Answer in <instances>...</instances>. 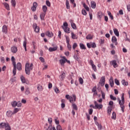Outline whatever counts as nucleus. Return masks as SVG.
<instances>
[{
  "label": "nucleus",
  "mask_w": 130,
  "mask_h": 130,
  "mask_svg": "<svg viewBox=\"0 0 130 130\" xmlns=\"http://www.w3.org/2000/svg\"><path fill=\"white\" fill-rule=\"evenodd\" d=\"M124 95H125L124 93L122 94L121 100L119 98L117 99V100L119 102V104L120 106L121 110L122 111L123 113L124 112V109H125V106L124 105L125 103Z\"/></svg>",
  "instance_id": "f257e3e1"
},
{
  "label": "nucleus",
  "mask_w": 130,
  "mask_h": 130,
  "mask_svg": "<svg viewBox=\"0 0 130 130\" xmlns=\"http://www.w3.org/2000/svg\"><path fill=\"white\" fill-rule=\"evenodd\" d=\"M33 69V64H30L29 66V63H26L25 64V73L27 75L30 74V72Z\"/></svg>",
  "instance_id": "f03ea898"
},
{
  "label": "nucleus",
  "mask_w": 130,
  "mask_h": 130,
  "mask_svg": "<svg viewBox=\"0 0 130 130\" xmlns=\"http://www.w3.org/2000/svg\"><path fill=\"white\" fill-rule=\"evenodd\" d=\"M94 105H95V109H99L100 110L101 109H102L103 107V105H99L98 103L95 101L94 102Z\"/></svg>",
  "instance_id": "7ed1b4c3"
},
{
  "label": "nucleus",
  "mask_w": 130,
  "mask_h": 130,
  "mask_svg": "<svg viewBox=\"0 0 130 130\" xmlns=\"http://www.w3.org/2000/svg\"><path fill=\"white\" fill-rule=\"evenodd\" d=\"M32 27H33V28L34 29V31L38 33L39 32L40 28H39V26H38L37 23H34Z\"/></svg>",
  "instance_id": "20e7f679"
},
{
  "label": "nucleus",
  "mask_w": 130,
  "mask_h": 130,
  "mask_svg": "<svg viewBox=\"0 0 130 130\" xmlns=\"http://www.w3.org/2000/svg\"><path fill=\"white\" fill-rule=\"evenodd\" d=\"M61 58L62 59L59 60V62L61 66H63L64 63H66V57H64V56H62Z\"/></svg>",
  "instance_id": "39448f33"
},
{
  "label": "nucleus",
  "mask_w": 130,
  "mask_h": 130,
  "mask_svg": "<svg viewBox=\"0 0 130 130\" xmlns=\"http://www.w3.org/2000/svg\"><path fill=\"white\" fill-rule=\"evenodd\" d=\"M99 83L102 86H104L105 83V77H102L100 80Z\"/></svg>",
  "instance_id": "423d86ee"
},
{
  "label": "nucleus",
  "mask_w": 130,
  "mask_h": 130,
  "mask_svg": "<svg viewBox=\"0 0 130 130\" xmlns=\"http://www.w3.org/2000/svg\"><path fill=\"white\" fill-rule=\"evenodd\" d=\"M70 102L71 103H72V104H74V101L76 102V96L75 95H73V96H71L70 98Z\"/></svg>",
  "instance_id": "0eeeda50"
},
{
  "label": "nucleus",
  "mask_w": 130,
  "mask_h": 130,
  "mask_svg": "<svg viewBox=\"0 0 130 130\" xmlns=\"http://www.w3.org/2000/svg\"><path fill=\"white\" fill-rule=\"evenodd\" d=\"M70 22L71 24L72 27L74 29H77V25L75 24V23H74V22H73V20H72V19H70Z\"/></svg>",
  "instance_id": "6e6552de"
},
{
  "label": "nucleus",
  "mask_w": 130,
  "mask_h": 130,
  "mask_svg": "<svg viewBox=\"0 0 130 130\" xmlns=\"http://www.w3.org/2000/svg\"><path fill=\"white\" fill-rule=\"evenodd\" d=\"M46 35L49 38H52L53 36V34L52 31H49V30H47V31L46 32Z\"/></svg>",
  "instance_id": "1a4fd4ad"
},
{
  "label": "nucleus",
  "mask_w": 130,
  "mask_h": 130,
  "mask_svg": "<svg viewBox=\"0 0 130 130\" xmlns=\"http://www.w3.org/2000/svg\"><path fill=\"white\" fill-rule=\"evenodd\" d=\"M111 63L112 64V66H113L114 68H116L118 67V64H117L116 60H113L111 62Z\"/></svg>",
  "instance_id": "9d476101"
},
{
  "label": "nucleus",
  "mask_w": 130,
  "mask_h": 130,
  "mask_svg": "<svg viewBox=\"0 0 130 130\" xmlns=\"http://www.w3.org/2000/svg\"><path fill=\"white\" fill-rule=\"evenodd\" d=\"M2 31L3 33L7 34V32H8V28H7V26H6V25H3V27H2Z\"/></svg>",
  "instance_id": "9b49d317"
},
{
  "label": "nucleus",
  "mask_w": 130,
  "mask_h": 130,
  "mask_svg": "<svg viewBox=\"0 0 130 130\" xmlns=\"http://www.w3.org/2000/svg\"><path fill=\"white\" fill-rule=\"evenodd\" d=\"M57 48H58L57 46H55V47H54L53 48H52L51 47H50V48H49L48 50L50 52H53V51H56Z\"/></svg>",
  "instance_id": "f8f14e48"
},
{
  "label": "nucleus",
  "mask_w": 130,
  "mask_h": 130,
  "mask_svg": "<svg viewBox=\"0 0 130 130\" xmlns=\"http://www.w3.org/2000/svg\"><path fill=\"white\" fill-rule=\"evenodd\" d=\"M117 39H116V37L113 36L112 37V42L115 44V45H117L118 44L117 43Z\"/></svg>",
  "instance_id": "ddd939ff"
},
{
  "label": "nucleus",
  "mask_w": 130,
  "mask_h": 130,
  "mask_svg": "<svg viewBox=\"0 0 130 130\" xmlns=\"http://www.w3.org/2000/svg\"><path fill=\"white\" fill-rule=\"evenodd\" d=\"M17 47H15V46H13V47H12L11 48V51L13 53H16L17 51Z\"/></svg>",
  "instance_id": "4468645a"
},
{
  "label": "nucleus",
  "mask_w": 130,
  "mask_h": 130,
  "mask_svg": "<svg viewBox=\"0 0 130 130\" xmlns=\"http://www.w3.org/2000/svg\"><path fill=\"white\" fill-rule=\"evenodd\" d=\"M66 74L64 73H61V75L59 76V78L60 80L62 81L65 78Z\"/></svg>",
  "instance_id": "2eb2a0df"
},
{
  "label": "nucleus",
  "mask_w": 130,
  "mask_h": 130,
  "mask_svg": "<svg viewBox=\"0 0 130 130\" xmlns=\"http://www.w3.org/2000/svg\"><path fill=\"white\" fill-rule=\"evenodd\" d=\"M109 82H110V85L111 87H113L114 86V83L113 78L112 77H111V78L109 80Z\"/></svg>",
  "instance_id": "dca6fc26"
},
{
  "label": "nucleus",
  "mask_w": 130,
  "mask_h": 130,
  "mask_svg": "<svg viewBox=\"0 0 130 130\" xmlns=\"http://www.w3.org/2000/svg\"><path fill=\"white\" fill-rule=\"evenodd\" d=\"M79 54H76V53H75V55H74V58L79 61L80 60V58H79Z\"/></svg>",
  "instance_id": "f3484780"
},
{
  "label": "nucleus",
  "mask_w": 130,
  "mask_h": 130,
  "mask_svg": "<svg viewBox=\"0 0 130 130\" xmlns=\"http://www.w3.org/2000/svg\"><path fill=\"white\" fill-rule=\"evenodd\" d=\"M62 27L63 29L65 32L68 34H69L70 32L69 27H64V26H62Z\"/></svg>",
  "instance_id": "a211bd4d"
},
{
  "label": "nucleus",
  "mask_w": 130,
  "mask_h": 130,
  "mask_svg": "<svg viewBox=\"0 0 130 130\" xmlns=\"http://www.w3.org/2000/svg\"><path fill=\"white\" fill-rule=\"evenodd\" d=\"M6 115L8 117H11L13 115H14L13 112H12L11 111H8Z\"/></svg>",
  "instance_id": "6ab92c4d"
},
{
  "label": "nucleus",
  "mask_w": 130,
  "mask_h": 130,
  "mask_svg": "<svg viewBox=\"0 0 130 130\" xmlns=\"http://www.w3.org/2000/svg\"><path fill=\"white\" fill-rule=\"evenodd\" d=\"M25 94H26V95H28V94H30V90H29V88H28V87H26V88H25Z\"/></svg>",
  "instance_id": "aec40b11"
},
{
  "label": "nucleus",
  "mask_w": 130,
  "mask_h": 130,
  "mask_svg": "<svg viewBox=\"0 0 130 130\" xmlns=\"http://www.w3.org/2000/svg\"><path fill=\"white\" fill-rule=\"evenodd\" d=\"M91 7L92 9H95L96 8V3L94 1H91Z\"/></svg>",
  "instance_id": "412c9836"
},
{
  "label": "nucleus",
  "mask_w": 130,
  "mask_h": 130,
  "mask_svg": "<svg viewBox=\"0 0 130 130\" xmlns=\"http://www.w3.org/2000/svg\"><path fill=\"white\" fill-rule=\"evenodd\" d=\"M5 8L8 10V11H9L10 10V7H9V5L8 3H3Z\"/></svg>",
  "instance_id": "4be33fe9"
},
{
  "label": "nucleus",
  "mask_w": 130,
  "mask_h": 130,
  "mask_svg": "<svg viewBox=\"0 0 130 130\" xmlns=\"http://www.w3.org/2000/svg\"><path fill=\"white\" fill-rule=\"evenodd\" d=\"M113 30H114V34L116 36L119 37V31H118V29H117V28H114Z\"/></svg>",
  "instance_id": "5701e85b"
},
{
  "label": "nucleus",
  "mask_w": 130,
  "mask_h": 130,
  "mask_svg": "<svg viewBox=\"0 0 130 130\" xmlns=\"http://www.w3.org/2000/svg\"><path fill=\"white\" fill-rule=\"evenodd\" d=\"M21 63H17V69L18 71H21V69H22V68H21Z\"/></svg>",
  "instance_id": "b1692460"
},
{
  "label": "nucleus",
  "mask_w": 130,
  "mask_h": 130,
  "mask_svg": "<svg viewBox=\"0 0 130 130\" xmlns=\"http://www.w3.org/2000/svg\"><path fill=\"white\" fill-rule=\"evenodd\" d=\"M46 15V13L45 12H43L40 14V18L42 20H44L45 16Z\"/></svg>",
  "instance_id": "393cba45"
},
{
  "label": "nucleus",
  "mask_w": 130,
  "mask_h": 130,
  "mask_svg": "<svg viewBox=\"0 0 130 130\" xmlns=\"http://www.w3.org/2000/svg\"><path fill=\"white\" fill-rule=\"evenodd\" d=\"M71 35H72V38L74 40H76L78 38V37L76 35H75V34H74V32H72L71 33Z\"/></svg>",
  "instance_id": "a878e982"
},
{
  "label": "nucleus",
  "mask_w": 130,
  "mask_h": 130,
  "mask_svg": "<svg viewBox=\"0 0 130 130\" xmlns=\"http://www.w3.org/2000/svg\"><path fill=\"white\" fill-rule=\"evenodd\" d=\"M79 45H80V47L81 49L85 50L86 49V48L84 44L80 43Z\"/></svg>",
  "instance_id": "bb28decb"
},
{
  "label": "nucleus",
  "mask_w": 130,
  "mask_h": 130,
  "mask_svg": "<svg viewBox=\"0 0 130 130\" xmlns=\"http://www.w3.org/2000/svg\"><path fill=\"white\" fill-rule=\"evenodd\" d=\"M73 110H78V107L75 104H72Z\"/></svg>",
  "instance_id": "cd10ccee"
},
{
  "label": "nucleus",
  "mask_w": 130,
  "mask_h": 130,
  "mask_svg": "<svg viewBox=\"0 0 130 130\" xmlns=\"http://www.w3.org/2000/svg\"><path fill=\"white\" fill-rule=\"evenodd\" d=\"M121 83L124 86H127L128 85V82H126L125 80H122Z\"/></svg>",
  "instance_id": "c85d7f7f"
},
{
  "label": "nucleus",
  "mask_w": 130,
  "mask_h": 130,
  "mask_svg": "<svg viewBox=\"0 0 130 130\" xmlns=\"http://www.w3.org/2000/svg\"><path fill=\"white\" fill-rule=\"evenodd\" d=\"M26 44H27V41H26V40H25V41H24V42H23V47H24V48L25 49V51H27Z\"/></svg>",
  "instance_id": "c756f323"
},
{
  "label": "nucleus",
  "mask_w": 130,
  "mask_h": 130,
  "mask_svg": "<svg viewBox=\"0 0 130 130\" xmlns=\"http://www.w3.org/2000/svg\"><path fill=\"white\" fill-rule=\"evenodd\" d=\"M66 7H67V9H70V3H69V1L68 0L66 1Z\"/></svg>",
  "instance_id": "7c9ffc66"
},
{
  "label": "nucleus",
  "mask_w": 130,
  "mask_h": 130,
  "mask_svg": "<svg viewBox=\"0 0 130 130\" xmlns=\"http://www.w3.org/2000/svg\"><path fill=\"white\" fill-rule=\"evenodd\" d=\"M11 4H12V6L14 7H15L16 5V3L15 0H11Z\"/></svg>",
  "instance_id": "2f4dec72"
},
{
  "label": "nucleus",
  "mask_w": 130,
  "mask_h": 130,
  "mask_svg": "<svg viewBox=\"0 0 130 130\" xmlns=\"http://www.w3.org/2000/svg\"><path fill=\"white\" fill-rule=\"evenodd\" d=\"M5 130H11V128L8 123H7L5 126Z\"/></svg>",
  "instance_id": "473e14b6"
},
{
  "label": "nucleus",
  "mask_w": 130,
  "mask_h": 130,
  "mask_svg": "<svg viewBox=\"0 0 130 130\" xmlns=\"http://www.w3.org/2000/svg\"><path fill=\"white\" fill-rule=\"evenodd\" d=\"M7 123H2L0 124V128H3L6 126Z\"/></svg>",
  "instance_id": "72a5a7b5"
},
{
  "label": "nucleus",
  "mask_w": 130,
  "mask_h": 130,
  "mask_svg": "<svg viewBox=\"0 0 130 130\" xmlns=\"http://www.w3.org/2000/svg\"><path fill=\"white\" fill-rule=\"evenodd\" d=\"M44 13H46L47 10V7L46 5H44L42 8Z\"/></svg>",
  "instance_id": "f704fd0d"
},
{
  "label": "nucleus",
  "mask_w": 130,
  "mask_h": 130,
  "mask_svg": "<svg viewBox=\"0 0 130 130\" xmlns=\"http://www.w3.org/2000/svg\"><path fill=\"white\" fill-rule=\"evenodd\" d=\"M93 37L92 36V35H88V36H87L86 37V39L87 40H91L92 39Z\"/></svg>",
  "instance_id": "c9c22d12"
},
{
  "label": "nucleus",
  "mask_w": 130,
  "mask_h": 130,
  "mask_svg": "<svg viewBox=\"0 0 130 130\" xmlns=\"http://www.w3.org/2000/svg\"><path fill=\"white\" fill-rule=\"evenodd\" d=\"M70 3L73 5V7L74 8H75L76 7V3H75V0H70Z\"/></svg>",
  "instance_id": "e433bc0d"
},
{
  "label": "nucleus",
  "mask_w": 130,
  "mask_h": 130,
  "mask_svg": "<svg viewBox=\"0 0 130 130\" xmlns=\"http://www.w3.org/2000/svg\"><path fill=\"white\" fill-rule=\"evenodd\" d=\"M83 7L88 12L89 11V8L85 4H83Z\"/></svg>",
  "instance_id": "4c0bfd02"
},
{
  "label": "nucleus",
  "mask_w": 130,
  "mask_h": 130,
  "mask_svg": "<svg viewBox=\"0 0 130 130\" xmlns=\"http://www.w3.org/2000/svg\"><path fill=\"white\" fill-rule=\"evenodd\" d=\"M11 105L13 107H15L16 106H17V103L16 101H14L13 102H12Z\"/></svg>",
  "instance_id": "58836bf2"
},
{
  "label": "nucleus",
  "mask_w": 130,
  "mask_h": 130,
  "mask_svg": "<svg viewBox=\"0 0 130 130\" xmlns=\"http://www.w3.org/2000/svg\"><path fill=\"white\" fill-rule=\"evenodd\" d=\"M108 15L109 16V17L111 18V19L113 20L114 17H113V15H112L111 12L108 11Z\"/></svg>",
  "instance_id": "ea45409f"
},
{
  "label": "nucleus",
  "mask_w": 130,
  "mask_h": 130,
  "mask_svg": "<svg viewBox=\"0 0 130 130\" xmlns=\"http://www.w3.org/2000/svg\"><path fill=\"white\" fill-rule=\"evenodd\" d=\"M112 108L111 107H108V113L110 115L111 114L112 111Z\"/></svg>",
  "instance_id": "a19ab883"
},
{
  "label": "nucleus",
  "mask_w": 130,
  "mask_h": 130,
  "mask_svg": "<svg viewBox=\"0 0 130 130\" xmlns=\"http://www.w3.org/2000/svg\"><path fill=\"white\" fill-rule=\"evenodd\" d=\"M78 47L77 43H74L73 45V49L75 50L76 48Z\"/></svg>",
  "instance_id": "79ce46f5"
},
{
  "label": "nucleus",
  "mask_w": 130,
  "mask_h": 130,
  "mask_svg": "<svg viewBox=\"0 0 130 130\" xmlns=\"http://www.w3.org/2000/svg\"><path fill=\"white\" fill-rule=\"evenodd\" d=\"M112 118L114 119V120H116V113L115 112L113 113Z\"/></svg>",
  "instance_id": "37998d69"
},
{
  "label": "nucleus",
  "mask_w": 130,
  "mask_h": 130,
  "mask_svg": "<svg viewBox=\"0 0 130 130\" xmlns=\"http://www.w3.org/2000/svg\"><path fill=\"white\" fill-rule=\"evenodd\" d=\"M96 125L98 126V128L101 130L102 128V125L101 124H99L98 122H96Z\"/></svg>",
  "instance_id": "c03bdc74"
},
{
  "label": "nucleus",
  "mask_w": 130,
  "mask_h": 130,
  "mask_svg": "<svg viewBox=\"0 0 130 130\" xmlns=\"http://www.w3.org/2000/svg\"><path fill=\"white\" fill-rule=\"evenodd\" d=\"M113 104H114V103L113 101H110L109 102V105L110 106V107H111V108H112L113 106Z\"/></svg>",
  "instance_id": "a18cd8bd"
},
{
  "label": "nucleus",
  "mask_w": 130,
  "mask_h": 130,
  "mask_svg": "<svg viewBox=\"0 0 130 130\" xmlns=\"http://www.w3.org/2000/svg\"><path fill=\"white\" fill-rule=\"evenodd\" d=\"M21 81H22V82L23 83H25V79L23 76L21 77Z\"/></svg>",
  "instance_id": "49530a36"
},
{
  "label": "nucleus",
  "mask_w": 130,
  "mask_h": 130,
  "mask_svg": "<svg viewBox=\"0 0 130 130\" xmlns=\"http://www.w3.org/2000/svg\"><path fill=\"white\" fill-rule=\"evenodd\" d=\"M82 14L84 16H86L87 15V12L85 9L82 10Z\"/></svg>",
  "instance_id": "de8ad7c7"
},
{
  "label": "nucleus",
  "mask_w": 130,
  "mask_h": 130,
  "mask_svg": "<svg viewBox=\"0 0 130 130\" xmlns=\"http://www.w3.org/2000/svg\"><path fill=\"white\" fill-rule=\"evenodd\" d=\"M67 47L70 51H71L72 50V46H71V45H70V43L67 44Z\"/></svg>",
  "instance_id": "09e8293b"
},
{
  "label": "nucleus",
  "mask_w": 130,
  "mask_h": 130,
  "mask_svg": "<svg viewBox=\"0 0 130 130\" xmlns=\"http://www.w3.org/2000/svg\"><path fill=\"white\" fill-rule=\"evenodd\" d=\"M110 98L113 101H116L117 100L116 98H115V96H113L112 95H110Z\"/></svg>",
  "instance_id": "8fccbe9b"
},
{
  "label": "nucleus",
  "mask_w": 130,
  "mask_h": 130,
  "mask_svg": "<svg viewBox=\"0 0 130 130\" xmlns=\"http://www.w3.org/2000/svg\"><path fill=\"white\" fill-rule=\"evenodd\" d=\"M115 84H116L117 85H120L119 81L117 79H115Z\"/></svg>",
  "instance_id": "3c124183"
},
{
  "label": "nucleus",
  "mask_w": 130,
  "mask_h": 130,
  "mask_svg": "<svg viewBox=\"0 0 130 130\" xmlns=\"http://www.w3.org/2000/svg\"><path fill=\"white\" fill-rule=\"evenodd\" d=\"M13 76H15L16 74V68H13Z\"/></svg>",
  "instance_id": "603ef678"
},
{
  "label": "nucleus",
  "mask_w": 130,
  "mask_h": 130,
  "mask_svg": "<svg viewBox=\"0 0 130 130\" xmlns=\"http://www.w3.org/2000/svg\"><path fill=\"white\" fill-rule=\"evenodd\" d=\"M92 66V69L94 70V71L96 72L97 71V70H96V67L94 65V64L93 65H92V66Z\"/></svg>",
  "instance_id": "864d4df0"
},
{
  "label": "nucleus",
  "mask_w": 130,
  "mask_h": 130,
  "mask_svg": "<svg viewBox=\"0 0 130 130\" xmlns=\"http://www.w3.org/2000/svg\"><path fill=\"white\" fill-rule=\"evenodd\" d=\"M91 47L95 48L96 47V45L95 43H91Z\"/></svg>",
  "instance_id": "5fc2aeb1"
},
{
  "label": "nucleus",
  "mask_w": 130,
  "mask_h": 130,
  "mask_svg": "<svg viewBox=\"0 0 130 130\" xmlns=\"http://www.w3.org/2000/svg\"><path fill=\"white\" fill-rule=\"evenodd\" d=\"M18 111H19L18 109H17V108L15 109L14 110V112H13V115L16 114V113H17Z\"/></svg>",
  "instance_id": "6e6d98bb"
},
{
  "label": "nucleus",
  "mask_w": 130,
  "mask_h": 130,
  "mask_svg": "<svg viewBox=\"0 0 130 130\" xmlns=\"http://www.w3.org/2000/svg\"><path fill=\"white\" fill-rule=\"evenodd\" d=\"M46 5L48 7H50L51 6V3L49 2V1H46Z\"/></svg>",
  "instance_id": "4d7b16f0"
},
{
  "label": "nucleus",
  "mask_w": 130,
  "mask_h": 130,
  "mask_svg": "<svg viewBox=\"0 0 130 130\" xmlns=\"http://www.w3.org/2000/svg\"><path fill=\"white\" fill-rule=\"evenodd\" d=\"M38 90L39 91H42V90H43L42 86H39L38 87Z\"/></svg>",
  "instance_id": "13d9d810"
},
{
  "label": "nucleus",
  "mask_w": 130,
  "mask_h": 130,
  "mask_svg": "<svg viewBox=\"0 0 130 130\" xmlns=\"http://www.w3.org/2000/svg\"><path fill=\"white\" fill-rule=\"evenodd\" d=\"M92 91L93 92H97V91H96V86H94V87L93 88Z\"/></svg>",
  "instance_id": "bf43d9fd"
},
{
  "label": "nucleus",
  "mask_w": 130,
  "mask_h": 130,
  "mask_svg": "<svg viewBox=\"0 0 130 130\" xmlns=\"http://www.w3.org/2000/svg\"><path fill=\"white\" fill-rule=\"evenodd\" d=\"M40 60L42 62L44 63L45 62V60L43 57H40Z\"/></svg>",
  "instance_id": "052dcab7"
},
{
  "label": "nucleus",
  "mask_w": 130,
  "mask_h": 130,
  "mask_svg": "<svg viewBox=\"0 0 130 130\" xmlns=\"http://www.w3.org/2000/svg\"><path fill=\"white\" fill-rule=\"evenodd\" d=\"M79 82L81 84H82L83 83V80L82 78H79Z\"/></svg>",
  "instance_id": "680f3d73"
},
{
  "label": "nucleus",
  "mask_w": 130,
  "mask_h": 130,
  "mask_svg": "<svg viewBox=\"0 0 130 130\" xmlns=\"http://www.w3.org/2000/svg\"><path fill=\"white\" fill-rule=\"evenodd\" d=\"M66 40H67V44L70 43V39H69V37H66Z\"/></svg>",
  "instance_id": "e2e57ef3"
},
{
  "label": "nucleus",
  "mask_w": 130,
  "mask_h": 130,
  "mask_svg": "<svg viewBox=\"0 0 130 130\" xmlns=\"http://www.w3.org/2000/svg\"><path fill=\"white\" fill-rule=\"evenodd\" d=\"M57 119H58L57 118L55 119V123L58 125L59 123V120H57Z\"/></svg>",
  "instance_id": "0e129e2a"
},
{
  "label": "nucleus",
  "mask_w": 130,
  "mask_h": 130,
  "mask_svg": "<svg viewBox=\"0 0 130 130\" xmlns=\"http://www.w3.org/2000/svg\"><path fill=\"white\" fill-rule=\"evenodd\" d=\"M61 127L60 125H58L57 126V130H61Z\"/></svg>",
  "instance_id": "69168bd1"
},
{
  "label": "nucleus",
  "mask_w": 130,
  "mask_h": 130,
  "mask_svg": "<svg viewBox=\"0 0 130 130\" xmlns=\"http://www.w3.org/2000/svg\"><path fill=\"white\" fill-rule=\"evenodd\" d=\"M48 122L51 124V123L52 122V119L51 118H48Z\"/></svg>",
  "instance_id": "338daca9"
},
{
  "label": "nucleus",
  "mask_w": 130,
  "mask_h": 130,
  "mask_svg": "<svg viewBox=\"0 0 130 130\" xmlns=\"http://www.w3.org/2000/svg\"><path fill=\"white\" fill-rule=\"evenodd\" d=\"M54 90L56 93H58L59 92V90L57 88H55Z\"/></svg>",
  "instance_id": "774afa93"
}]
</instances>
